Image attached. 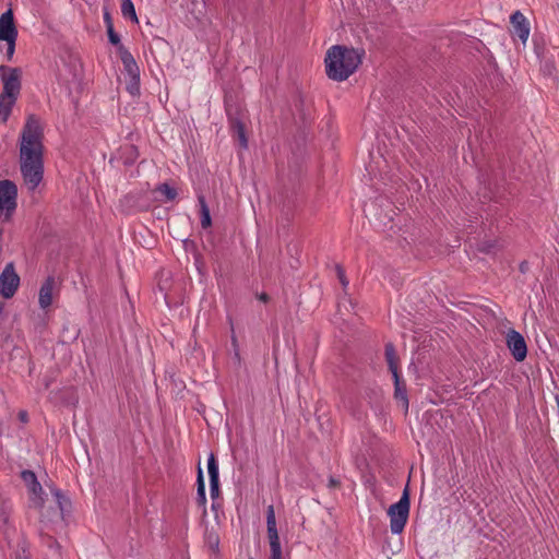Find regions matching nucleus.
I'll use <instances>...</instances> for the list:
<instances>
[{
  "label": "nucleus",
  "instance_id": "nucleus-1",
  "mask_svg": "<svg viewBox=\"0 0 559 559\" xmlns=\"http://www.w3.org/2000/svg\"><path fill=\"white\" fill-rule=\"evenodd\" d=\"M43 128L35 115H29L20 135V169L29 190H35L44 176Z\"/></svg>",
  "mask_w": 559,
  "mask_h": 559
},
{
  "label": "nucleus",
  "instance_id": "nucleus-2",
  "mask_svg": "<svg viewBox=\"0 0 559 559\" xmlns=\"http://www.w3.org/2000/svg\"><path fill=\"white\" fill-rule=\"evenodd\" d=\"M364 56V49L342 45L332 46L324 59L328 78L337 82L347 80L358 69Z\"/></svg>",
  "mask_w": 559,
  "mask_h": 559
},
{
  "label": "nucleus",
  "instance_id": "nucleus-3",
  "mask_svg": "<svg viewBox=\"0 0 559 559\" xmlns=\"http://www.w3.org/2000/svg\"><path fill=\"white\" fill-rule=\"evenodd\" d=\"M409 506V491L406 486L400 500L390 506L388 510V515L390 516V530L392 534H401L403 532L408 519Z\"/></svg>",
  "mask_w": 559,
  "mask_h": 559
},
{
  "label": "nucleus",
  "instance_id": "nucleus-4",
  "mask_svg": "<svg viewBox=\"0 0 559 559\" xmlns=\"http://www.w3.org/2000/svg\"><path fill=\"white\" fill-rule=\"evenodd\" d=\"M17 206V187L9 180H0V219L9 222Z\"/></svg>",
  "mask_w": 559,
  "mask_h": 559
},
{
  "label": "nucleus",
  "instance_id": "nucleus-5",
  "mask_svg": "<svg viewBox=\"0 0 559 559\" xmlns=\"http://www.w3.org/2000/svg\"><path fill=\"white\" fill-rule=\"evenodd\" d=\"M0 71H8L2 75L3 90L0 95L17 99L21 91V69L0 66Z\"/></svg>",
  "mask_w": 559,
  "mask_h": 559
},
{
  "label": "nucleus",
  "instance_id": "nucleus-6",
  "mask_svg": "<svg viewBox=\"0 0 559 559\" xmlns=\"http://www.w3.org/2000/svg\"><path fill=\"white\" fill-rule=\"evenodd\" d=\"M266 528L270 543L271 559H282V547L276 527L274 507L271 504L266 510Z\"/></svg>",
  "mask_w": 559,
  "mask_h": 559
},
{
  "label": "nucleus",
  "instance_id": "nucleus-7",
  "mask_svg": "<svg viewBox=\"0 0 559 559\" xmlns=\"http://www.w3.org/2000/svg\"><path fill=\"white\" fill-rule=\"evenodd\" d=\"M20 285V276L14 270L12 262L8 263L2 273L0 274V294L3 298H11L14 296Z\"/></svg>",
  "mask_w": 559,
  "mask_h": 559
},
{
  "label": "nucleus",
  "instance_id": "nucleus-8",
  "mask_svg": "<svg viewBox=\"0 0 559 559\" xmlns=\"http://www.w3.org/2000/svg\"><path fill=\"white\" fill-rule=\"evenodd\" d=\"M506 344L516 361L521 362L526 358L527 345L524 336L520 332L513 329L509 330L506 336Z\"/></svg>",
  "mask_w": 559,
  "mask_h": 559
},
{
  "label": "nucleus",
  "instance_id": "nucleus-9",
  "mask_svg": "<svg viewBox=\"0 0 559 559\" xmlns=\"http://www.w3.org/2000/svg\"><path fill=\"white\" fill-rule=\"evenodd\" d=\"M17 35L19 32L14 22L13 11L8 9L0 16V40L17 39Z\"/></svg>",
  "mask_w": 559,
  "mask_h": 559
},
{
  "label": "nucleus",
  "instance_id": "nucleus-10",
  "mask_svg": "<svg viewBox=\"0 0 559 559\" xmlns=\"http://www.w3.org/2000/svg\"><path fill=\"white\" fill-rule=\"evenodd\" d=\"M21 478L27 486L29 492L34 496L33 501L35 506L41 507L44 502L41 495L44 491L36 474L31 469H24L21 472Z\"/></svg>",
  "mask_w": 559,
  "mask_h": 559
},
{
  "label": "nucleus",
  "instance_id": "nucleus-11",
  "mask_svg": "<svg viewBox=\"0 0 559 559\" xmlns=\"http://www.w3.org/2000/svg\"><path fill=\"white\" fill-rule=\"evenodd\" d=\"M510 22L512 25V34L519 37L522 43H525L530 35V25L524 14L520 11H515L511 15Z\"/></svg>",
  "mask_w": 559,
  "mask_h": 559
},
{
  "label": "nucleus",
  "instance_id": "nucleus-12",
  "mask_svg": "<svg viewBox=\"0 0 559 559\" xmlns=\"http://www.w3.org/2000/svg\"><path fill=\"white\" fill-rule=\"evenodd\" d=\"M207 473L210 477V495L212 499H216L219 496V471L213 453L207 459Z\"/></svg>",
  "mask_w": 559,
  "mask_h": 559
},
{
  "label": "nucleus",
  "instance_id": "nucleus-13",
  "mask_svg": "<svg viewBox=\"0 0 559 559\" xmlns=\"http://www.w3.org/2000/svg\"><path fill=\"white\" fill-rule=\"evenodd\" d=\"M227 115H228V120H229V127H230V130L233 131V134L235 136H237V139L239 141V145L242 148H247L248 147V139L246 136L245 124L241 122V120L238 117L234 116L229 109H227Z\"/></svg>",
  "mask_w": 559,
  "mask_h": 559
},
{
  "label": "nucleus",
  "instance_id": "nucleus-14",
  "mask_svg": "<svg viewBox=\"0 0 559 559\" xmlns=\"http://www.w3.org/2000/svg\"><path fill=\"white\" fill-rule=\"evenodd\" d=\"M394 381V399L402 404L405 413L408 411L409 401L407 395V388L405 381L402 379L401 374L392 376Z\"/></svg>",
  "mask_w": 559,
  "mask_h": 559
},
{
  "label": "nucleus",
  "instance_id": "nucleus-15",
  "mask_svg": "<svg viewBox=\"0 0 559 559\" xmlns=\"http://www.w3.org/2000/svg\"><path fill=\"white\" fill-rule=\"evenodd\" d=\"M119 56L123 64L124 71L129 75V78L140 76L139 66L135 62L132 53L126 47L119 48Z\"/></svg>",
  "mask_w": 559,
  "mask_h": 559
},
{
  "label": "nucleus",
  "instance_id": "nucleus-16",
  "mask_svg": "<svg viewBox=\"0 0 559 559\" xmlns=\"http://www.w3.org/2000/svg\"><path fill=\"white\" fill-rule=\"evenodd\" d=\"M55 278L48 276L39 289L38 302L41 309H47L52 304V290Z\"/></svg>",
  "mask_w": 559,
  "mask_h": 559
},
{
  "label": "nucleus",
  "instance_id": "nucleus-17",
  "mask_svg": "<svg viewBox=\"0 0 559 559\" xmlns=\"http://www.w3.org/2000/svg\"><path fill=\"white\" fill-rule=\"evenodd\" d=\"M384 357H385V361L388 364V368L391 371L392 376L399 374L400 373L399 372L400 358H399V355L395 350V346L393 345V343L389 342L385 344Z\"/></svg>",
  "mask_w": 559,
  "mask_h": 559
},
{
  "label": "nucleus",
  "instance_id": "nucleus-18",
  "mask_svg": "<svg viewBox=\"0 0 559 559\" xmlns=\"http://www.w3.org/2000/svg\"><path fill=\"white\" fill-rule=\"evenodd\" d=\"M198 202L200 205L201 226L203 229H206L212 225L210 209L207 206L204 195H198Z\"/></svg>",
  "mask_w": 559,
  "mask_h": 559
},
{
  "label": "nucleus",
  "instance_id": "nucleus-19",
  "mask_svg": "<svg viewBox=\"0 0 559 559\" xmlns=\"http://www.w3.org/2000/svg\"><path fill=\"white\" fill-rule=\"evenodd\" d=\"M16 99L0 95V120L5 123L11 115Z\"/></svg>",
  "mask_w": 559,
  "mask_h": 559
},
{
  "label": "nucleus",
  "instance_id": "nucleus-20",
  "mask_svg": "<svg viewBox=\"0 0 559 559\" xmlns=\"http://www.w3.org/2000/svg\"><path fill=\"white\" fill-rule=\"evenodd\" d=\"M197 502L201 507H205L206 503L204 476L200 466L198 468L197 476Z\"/></svg>",
  "mask_w": 559,
  "mask_h": 559
},
{
  "label": "nucleus",
  "instance_id": "nucleus-21",
  "mask_svg": "<svg viewBox=\"0 0 559 559\" xmlns=\"http://www.w3.org/2000/svg\"><path fill=\"white\" fill-rule=\"evenodd\" d=\"M156 191L164 195L166 201H174L178 195L176 188L169 186L167 182L158 185Z\"/></svg>",
  "mask_w": 559,
  "mask_h": 559
},
{
  "label": "nucleus",
  "instance_id": "nucleus-22",
  "mask_svg": "<svg viewBox=\"0 0 559 559\" xmlns=\"http://www.w3.org/2000/svg\"><path fill=\"white\" fill-rule=\"evenodd\" d=\"M121 13L124 17L130 19L133 22H138L135 8L132 0H121Z\"/></svg>",
  "mask_w": 559,
  "mask_h": 559
},
{
  "label": "nucleus",
  "instance_id": "nucleus-23",
  "mask_svg": "<svg viewBox=\"0 0 559 559\" xmlns=\"http://www.w3.org/2000/svg\"><path fill=\"white\" fill-rule=\"evenodd\" d=\"M53 495L61 513H63L64 509L71 504L70 500L59 489H55Z\"/></svg>",
  "mask_w": 559,
  "mask_h": 559
},
{
  "label": "nucleus",
  "instance_id": "nucleus-24",
  "mask_svg": "<svg viewBox=\"0 0 559 559\" xmlns=\"http://www.w3.org/2000/svg\"><path fill=\"white\" fill-rule=\"evenodd\" d=\"M129 82L127 83V91L132 95L140 94V76L129 78Z\"/></svg>",
  "mask_w": 559,
  "mask_h": 559
},
{
  "label": "nucleus",
  "instance_id": "nucleus-25",
  "mask_svg": "<svg viewBox=\"0 0 559 559\" xmlns=\"http://www.w3.org/2000/svg\"><path fill=\"white\" fill-rule=\"evenodd\" d=\"M107 29L108 40L111 45L116 46L119 50L120 47H124L121 44L120 36L115 32L114 26H109Z\"/></svg>",
  "mask_w": 559,
  "mask_h": 559
},
{
  "label": "nucleus",
  "instance_id": "nucleus-26",
  "mask_svg": "<svg viewBox=\"0 0 559 559\" xmlns=\"http://www.w3.org/2000/svg\"><path fill=\"white\" fill-rule=\"evenodd\" d=\"M336 274L342 286L346 288L348 286V281L346 278L345 271L341 265H336Z\"/></svg>",
  "mask_w": 559,
  "mask_h": 559
},
{
  "label": "nucleus",
  "instance_id": "nucleus-27",
  "mask_svg": "<svg viewBox=\"0 0 559 559\" xmlns=\"http://www.w3.org/2000/svg\"><path fill=\"white\" fill-rule=\"evenodd\" d=\"M5 43H7V57L9 60H11L14 55V51H15L16 39L5 40Z\"/></svg>",
  "mask_w": 559,
  "mask_h": 559
},
{
  "label": "nucleus",
  "instance_id": "nucleus-28",
  "mask_svg": "<svg viewBox=\"0 0 559 559\" xmlns=\"http://www.w3.org/2000/svg\"><path fill=\"white\" fill-rule=\"evenodd\" d=\"M104 22H105L106 28H108L109 26H114L112 17L110 15V12L107 9H105V11H104Z\"/></svg>",
  "mask_w": 559,
  "mask_h": 559
},
{
  "label": "nucleus",
  "instance_id": "nucleus-29",
  "mask_svg": "<svg viewBox=\"0 0 559 559\" xmlns=\"http://www.w3.org/2000/svg\"><path fill=\"white\" fill-rule=\"evenodd\" d=\"M495 247L493 243H490V242H483L480 246H479V251L484 252V253H490L491 252V249Z\"/></svg>",
  "mask_w": 559,
  "mask_h": 559
},
{
  "label": "nucleus",
  "instance_id": "nucleus-30",
  "mask_svg": "<svg viewBox=\"0 0 559 559\" xmlns=\"http://www.w3.org/2000/svg\"><path fill=\"white\" fill-rule=\"evenodd\" d=\"M340 486H341L340 479H337L333 476H330L328 487L331 489H335V488H338Z\"/></svg>",
  "mask_w": 559,
  "mask_h": 559
},
{
  "label": "nucleus",
  "instance_id": "nucleus-31",
  "mask_svg": "<svg viewBox=\"0 0 559 559\" xmlns=\"http://www.w3.org/2000/svg\"><path fill=\"white\" fill-rule=\"evenodd\" d=\"M233 360H234L235 365L240 367V365H241V357H240L239 348H236V350H233Z\"/></svg>",
  "mask_w": 559,
  "mask_h": 559
},
{
  "label": "nucleus",
  "instance_id": "nucleus-32",
  "mask_svg": "<svg viewBox=\"0 0 559 559\" xmlns=\"http://www.w3.org/2000/svg\"><path fill=\"white\" fill-rule=\"evenodd\" d=\"M519 270L521 273L525 274L528 271V263L527 261H522L519 265Z\"/></svg>",
  "mask_w": 559,
  "mask_h": 559
},
{
  "label": "nucleus",
  "instance_id": "nucleus-33",
  "mask_svg": "<svg viewBox=\"0 0 559 559\" xmlns=\"http://www.w3.org/2000/svg\"><path fill=\"white\" fill-rule=\"evenodd\" d=\"M230 341H231L233 350H236V348H239V344H238L237 337L234 332L231 334Z\"/></svg>",
  "mask_w": 559,
  "mask_h": 559
},
{
  "label": "nucleus",
  "instance_id": "nucleus-34",
  "mask_svg": "<svg viewBox=\"0 0 559 559\" xmlns=\"http://www.w3.org/2000/svg\"><path fill=\"white\" fill-rule=\"evenodd\" d=\"M19 418L21 421L26 423L28 420V415L25 411L19 413Z\"/></svg>",
  "mask_w": 559,
  "mask_h": 559
},
{
  "label": "nucleus",
  "instance_id": "nucleus-35",
  "mask_svg": "<svg viewBox=\"0 0 559 559\" xmlns=\"http://www.w3.org/2000/svg\"><path fill=\"white\" fill-rule=\"evenodd\" d=\"M258 298L263 302H267L270 300V296L266 293H261L260 295H258Z\"/></svg>",
  "mask_w": 559,
  "mask_h": 559
},
{
  "label": "nucleus",
  "instance_id": "nucleus-36",
  "mask_svg": "<svg viewBox=\"0 0 559 559\" xmlns=\"http://www.w3.org/2000/svg\"><path fill=\"white\" fill-rule=\"evenodd\" d=\"M51 543L56 544L57 548H59V545H58L57 540H51ZM51 545H52V544H50V546H51Z\"/></svg>",
  "mask_w": 559,
  "mask_h": 559
},
{
  "label": "nucleus",
  "instance_id": "nucleus-37",
  "mask_svg": "<svg viewBox=\"0 0 559 559\" xmlns=\"http://www.w3.org/2000/svg\"><path fill=\"white\" fill-rule=\"evenodd\" d=\"M249 559H254V558L250 557Z\"/></svg>",
  "mask_w": 559,
  "mask_h": 559
}]
</instances>
